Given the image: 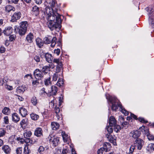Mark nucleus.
<instances>
[{"mask_svg":"<svg viewBox=\"0 0 154 154\" xmlns=\"http://www.w3.org/2000/svg\"><path fill=\"white\" fill-rule=\"evenodd\" d=\"M55 4L54 0H46L45 3L46 7L44 13L47 15V18L48 21L47 24L51 30L60 28L61 27V15L57 12H54L52 8L54 6Z\"/></svg>","mask_w":154,"mask_h":154,"instance_id":"obj_1","label":"nucleus"},{"mask_svg":"<svg viewBox=\"0 0 154 154\" xmlns=\"http://www.w3.org/2000/svg\"><path fill=\"white\" fill-rule=\"evenodd\" d=\"M106 99L112 104L111 107L112 110L116 111L118 107H120V111L125 115L127 116L128 115V112L123 107L120 102H119L115 97L110 96L108 94H106Z\"/></svg>","mask_w":154,"mask_h":154,"instance_id":"obj_2","label":"nucleus"},{"mask_svg":"<svg viewBox=\"0 0 154 154\" xmlns=\"http://www.w3.org/2000/svg\"><path fill=\"white\" fill-rule=\"evenodd\" d=\"M53 62L57 63V72H55L53 75L52 80L53 81H56L57 80V78H58L59 74L58 73L61 70V68L63 66V64L62 61L59 59H54Z\"/></svg>","mask_w":154,"mask_h":154,"instance_id":"obj_3","label":"nucleus"},{"mask_svg":"<svg viewBox=\"0 0 154 154\" xmlns=\"http://www.w3.org/2000/svg\"><path fill=\"white\" fill-rule=\"evenodd\" d=\"M57 38L55 37H52L50 35H47L44 38V42L46 44L51 43V47H54L56 44Z\"/></svg>","mask_w":154,"mask_h":154,"instance_id":"obj_4","label":"nucleus"},{"mask_svg":"<svg viewBox=\"0 0 154 154\" xmlns=\"http://www.w3.org/2000/svg\"><path fill=\"white\" fill-rule=\"evenodd\" d=\"M143 144V141L140 138L137 139L134 141V145L138 150L141 149Z\"/></svg>","mask_w":154,"mask_h":154,"instance_id":"obj_5","label":"nucleus"},{"mask_svg":"<svg viewBox=\"0 0 154 154\" xmlns=\"http://www.w3.org/2000/svg\"><path fill=\"white\" fill-rule=\"evenodd\" d=\"M34 75L35 78L36 79H41L44 77V74L42 71H40L39 69H36L34 72Z\"/></svg>","mask_w":154,"mask_h":154,"instance_id":"obj_6","label":"nucleus"},{"mask_svg":"<svg viewBox=\"0 0 154 154\" xmlns=\"http://www.w3.org/2000/svg\"><path fill=\"white\" fill-rule=\"evenodd\" d=\"M59 141V138L57 137H51L50 140V143L54 147L57 146Z\"/></svg>","mask_w":154,"mask_h":154,"instance_id":"obj_7","label":"nucleus"},{"mask_svg":"<svg viewBox=\"0 0 154 154\" xmlns=\"http://www.w3.org/2000/svg\"><path fill=\"white\" fill-rule=\"evenodd\" d=\"M145 10L148 13L149 19H152V17H154V13L153 12L154 10L151 6H149L146 8H145Z\"/></svg>","mask_w":154,"mask_h":154,"instance_id":"obj_8","label":"nucleus"},{"mask_svg":"<svg viewBox=\"0 0 154 154\" xmlns=\"http://www.w3.org/2000/svg\"><path fill=\"white\" fill-rule=\"evenodd\" d=\"M21 14L20 12H17L14 13L12 16L11 21L14 22L19 20L21 17Z\"/></svg>","mask_w":154,"mask_h":154,"instance_id":"obj_9","label":"nucleus"},{"mask_svg":"<svg viewBox=\"0 0 154 154\" xmlns=\"http://www.w3.org/2000/svg\"><path fill=\"white\" fill-rule=\"evenodd\" d=\"M18 30V33L20 35H24L26 33L27 30L22 28L21 27H17L16 26H15L14 27V31L16 32H17V31Z\"/></svg>","mask_w":154,"mask_h":154,"instance_id":"obj_10","label":"nucleus"},{"mask_svg":"<svg viewBox=\"0 0 154 154\" xmlns=\"http://www.w3.org/2000/svg\"><path fill=\"white\" fill-rule=\"evenodd\" d=\"M141 134L140 131L136 130H134L131 131L130 133V136L134 139H138V137Z\"/></svg>","mask_w":154,"mask_h":154,"instance_id":"obj_11","label":"nucleus"},{"mask_svg":"<svg viewBox=\"0 0 154 154\" xmlns=\"http://www.w3.org/2000/svg\"><path fill=\"white\" fill-rule=\"evenodd\" d=\"M106 137L108 138L109 141L112 143L114 145H116V137L115 136H112L110 134H107L106 135Z\"/></svg>","mask_w":154,"mask_h":154,"instance_id":"obj_12","label":"nucleus"},{"mask_svg":"<svg viewBox=\"0 0 154 154\" xmlns=\"http://www.w3.org/2000/svg\"><path fill=\"white\" fill-rule=\"evenodd\" d=\"M29 122L28 119L26 118H25L22 119L20 122V125L21 127L23 129H25L26 126L28 125Z\"/></svg>","mask_w":154,"mask_h":154,"instance_id":"obj_13","label":"nucleus"},{"mask_svg":"<svg viewBox=\"0 0 154 154\" xmlns=\"http://www.w3.org/2000/svg\"><path fill=\"white\" fill-rule=\"evenodd\" d=\"M42 130L41 128H37L35 131L34 135L37 137H40L42 135Z\"/></svg>","mask_w":154,"mask_h":154,"instance_id":"obj_14","label":"nucleus"},{"mask_svg":"<svg viewBox=\"0 0 154 154\" xmlns=\"http://www.w3.org/2000/svg\"><path fill=\"white\" fill-rule=\"evenodd\" d=\"M19 112L23 117H25L27 115L28 112L27 110L23 107H21L19 109Z\"/></svg>","mask_w":154,"mask_h":154,"instance_id":"obj_15","label":"nucleus"},{"mask_svg":"<svg viewBox=\"0 0 154 154\" xmlns=\"http://www.w3.org/2000/svg\"><path fill=\"white\" fill-rule=\"evenodd\" d=\"M13 29L11 26L5 28L3 31L4 34L6 35H9L12 32Z\"/></svg>","mask_w":154,"mask_h":154,"instance_id":"obj_16","label":"nucleus"},{"mask_svg":"<svg viewBox=\"0 0 154 154\" xmlns=\"http://www.w3.org/2000/svg\"><path fill=\"white\" fill-rule=\"evenodd\" d=\"M34 36L33 34L31 32L29 33L26 37V40L28 42L31 43L33 39Z\"/></svg>","mask_w":154,"mask_h":154,"instance_id":"obj_17","label":"nucleus"},{"mask_svg":"<svg viewBox=\"0 0 154 154\" xmlns=\"http://www.w3.org/2000/svg\"><path fill=\"white\" fill-rule=\"evenodd\" d=\"M2 149L4 152L7 154L11 152V149L8 145H4L2 147Z\"/></svg>","mask_w":154,"mask_h":154,"instance_id":"obj_18","label":"nucleus"},{"mask_svg":"<svg viewBox=\"0 0 154 154\" xmlns=\"http://www.w3.org/2000/svg\"><path fill=\"white\" fill-rule=\"evenodd\" d=\"M50 68H51L50 64H49L48 66H44L42 68V72L44 74H47L50 71Z\"/></svg>","mask_w":154,"mask_h":154,"instance_id":"obj_19","label":"nucleus"},{"mask_svg":"<svg viewBox=\"0 0 154 154\" xmlns=\"http://www.w3.org/2000/svg\"><path fill=\"white\" fill-rule=\"evenodd\" d=\"M45 57L46 60L49 63H51L53 60V57L51 54L48 53H46L45 54Z\"/></svg>","mask_w":154,"mask_h":154,"instance_id":"obj_20","label":"nucleus"},{"mask_svg":"<svg viewBox=\"0 0 154 154\" xmlns=\"http://www.w3.org/2000/svg\"><path fill=\"white\" fill-rule=\"evenodd\" d=\"M36 42L37 45L39 48H41L44 45V42L42 39L40 38H37L36 40Z\"/></svg>","mask_w":154,"mask_h":154,"instance_id":"obj_21","label":"nucleus"},{"mask_svg":"<svg viewBox=\"0 0 154 154\" xmlns=\"http://www.w3.org/2000/svg\"><path fill=\"white\" fill-rule=\"evenodd\" d=\"M116 121L115 118L112 116H111L109 120V124L110 126H113L116 124Z\"/></svg>","mask_w":154,"mask_h":154,"instance_id":"obj_22","label":"nucleus"},{"mask_svg":"<svg viewBox=\"0 0 154 154\" xmlns=\"http://www.w3.org/2000/svg\"><path fill=\"white\" fill-rule=\"evenodd\" d=\"M59 124L57 122H52L51 123V127L52 129L54 130H56L59 128Z\"/></svg>","mask_w":154,"mask_h":154,"instance_id":"obj_23","label":"nucleus"},{"mask_svg":"<svg viewBox=\"0 0 154 154\" xmlns=\"http://www.w3.org/2000/svg\"><path fill=\"white\" fill-rule=\"evenodd\" d=\"M32 11L33 15H38L39 13V8L36 6H34L32 8Z\"/></svg>","mask_w":154,"mask_h":154,"instance_id":"obj_24","label":"nucleus"},{"mask_svg":"<svg viewBox=\"0 0 154 154\" xmlns=\"http://www.w3.org/2000/svg\"><path fill=\"white\" fill-rule=\"evenodd\" d=\"M12 120L13 121L16 123L19 121L20 118L18 114L17 113H15L12 114Z\"/></svg>","mask_w":154,"mask_h":154,"instance_id":"obj_25","label":"nucleus"},{"mask_svg":"<svg viewBox=\"0 0 154 154\" xmlns=\"http://www.w3.org/2000/svg\"><path fill=\"white\" fill-rule=\"evenodd\" d=\"M32 134L31 132L29 130L25 131L23 133L24 137L27 139H28L31 137Z\"/></svg>","mask_w":154,"mask_h":154,"instance_id":"obj_26","label":"nucleus"},{"mask_svg":"<svg viewBox=\"0 0 154 154\" xmlns=\"http://www.w3.org/2000/svg\"><path fill=\"white\" fill-rule=\"evenodd\" d=\"M146 150L150 152L154 151V143L149 144L146 148Z\"/></svg>","mask_w":154,"mask_h":154,"instance_id":"obj_27","label":"nucleus"},{"mask_svg":"<svg viewBox=\"0 0 154 154\" xmlns=\"http://www.w3.org/2000/svg\"><path fill=\"white\" fill-rule=\"evenodd\" d=\"M51 91L50 92V93L51 94L55 95L58 91L57 88L55 86L53 85L51 87Z\"/></svg>","mask_w":154,"mask_h":154,"instance_id":"obj_28","label":"nucleus"},{"mask_svg":"<svg viewBox=\"0 0 154 154\" xmlns=\"http://www.w3.org/2000/svg\"><path fill=\"white\" fill-rule=\"evenodd\" d=\"M44 83L45 85L46 86L51 85V77L45 79L44 80Z\"/></svg>","mask_w":154,"mask_h":154,"instance_id":"obj_29","label":"nucleus"},{"mask_svg":"<svg viewBox=\"0 0 154 154\" xmlns=\"http://www.w3.org/2000/svg\"><path fill=\"white\" fill-rule=\"evenodd\" d=\"M20 25V26L22 28L25 29L27 30V28L28 26V24L26 21H25L21 22Z\"/></svg>","mask_w":154,"mask_h":154,"instance_id":"obj_30","label":"nucleus"},{"mask_svg":"<svg viewBox=\"0 0 154 154\" xmlns=\"http://www.w3.org/2000/svg\"><path fill=\"white\" fill-rule=\"evenodd\" d=\"M11 112V110L8 107H5L2 110V112L5 115H8Z\"/></svg>","mask_w":154,"mask_h":154,"instance_id":"obj_31","label":"nucleus"},{"mask_svg":"<svg viewBox=\"0 0 154 154\" xmlns=\"http://www.w3.org/2000/svg\"><path fill=\"white\" fill-rule=\"evenodd\" d=\"M31 102L33 105L35 106L38 103V101L36 97L33 96L31 98Z\"/></svg>","mask_w":154,"mask_h":154,"instance_id":"obj_32","label":"nucleus"},{"mask_svg":"<svg viewBox=\"0 0 154 154\" xmlns=\"http://www.w3.org/2000/svg\"><path fill=\"white\" fill-rule=\"evenodd\" d=\"M140 129L142 132H144V133L146 135V136L149 134V130L147 128H146L143 126L140 128Z\"/></svg>","mask_w":154,"mask_h":154,"instance_id":"obj_33","label":"nucleus"},{"mask_svg":"<svg viewBox=\"0 0 154 154\" xmlns=\"http://www.w3.org/2000/svg\"><path fill=\"white\" fill-rule=\"evenodd\" d=\"M62 135L64 142H67L69 139V136L66 134L64 132H62Z\"/></svg>","mask_w":154,"mask_h":154,"instance_id":"obj_34","label":"nucleus"},{"mask_svg":"<svg viewBox=\"0 0 154 154\" xmlns=\"http://www.w3.org/2000/svg\"><path fill=\"white\" fill-rule=\"evenodd\" d=\"M15 8L11 5H7L5 7V10L6 12H9L11 11H14Z\"/></svg>","mask_w":154,"mask_h":154,"instance_id":"obj_35","label":"nucleus"},{"mask_svg":"<svg viewBox=\"0 0 154 154\" xmlns=\"http://www.w3.org/2000/svg\"><path fill=\"white\" fill-rule=\"evenodd\" d=\"M30 117L32 119L34 120H36L39 118V116L38 115L34 113H31L30 114Z\"/></svg>","mask_w":154,"mask_h":154,"instance_id":"obj_36","label":"nucleus"},{"mask_svg":"<svg viewBox=\"0 0 154 154\" xmlns=\"http://www.w3.org/2000/svg\"><path fill=\"white\" fill-rule=\"evenodd\" d=\"M25 87L23 86H20L17 88L16 91L17 92H23L25 91Z\"/></svg>","mask_w":154,"mask_h":154,"instance_id":"obj_37","label":"nucleus"},{"mask_svg":"<svg viewBox=\"0 0 154 154\" xmlns=\"http://www.w3.org/2000/svg\"><path fill=\"white\" fill-rule=\"evenodd\" d=\"M6 133V131L4 128H0V137L4 136Z\"/></svg>","mask_w":154,"mask_h":154,"instance_id":"obj_38","label":"nucleus"},{"mask_svg":"<svg viewBox=\"0 0 154 154\" xmlns=\"http://www.w3.org/2000/svg\"><path fill=\"white\" fill-rule=\"evenodd\" d=\"M112 126H113L109 125V126H107L106 127V129L109 133L108 134H110L113 131V129L112 128Z\"/></svg>","mask_w":154,"mask_h":154,"instance_id":"obj_39","label":"nucleus"},{"mask_svg":"<svg viewBox=\"0 0 154 154\" xmlns=\"http://www.w3.org/2000/svg\"><path fill=\"white\" fill-rule=\"evenodd\" d=\"M30 150L29 149L27 146H26L24 149L23 153L24 154H29Z\"/></svg>","mask_w":154,"mask_h":154,"instance_id":"obj_40","label":"nucleus"},{"mask_svg":"<svg viewBox=\"0 0 154 154\" xmlns=\"http://www.w3.org/2000/svg\"><path fill=\"white\" fill-rule=\"evenodd\" d=\"M16 36L15 35H11L9 37V40L10 42L14 41L15 40Z\"/></svg>","mask_w":154,"mask_h":154,"instance_id":"obj_41","label":"nucleus"},{"mask_svg":"<svg viewBox=\"0 0 154 154\" xmlns=\"http://www.w3.org/2000/svg\"><path fill=\"white\" fill-rule=\"evenodd\" d=\"M64 84L62 79H59L57 83V85L59 86H62Z\"/></svg>","mask_w":154,"mask_h":154,"instance_id":"obj_42","label":"nucleus"},{"mask_svg":"<svg viewBox=\"0 0 154 154\" xmlns=\"http://www.w3.org/2000/svg\"><path fill=\"white\" fill-rule=\"evenodd\" d=\"M113 126H114V130L116 132H117L121 129V127L119 125H117L116 124V125H113Z\"/></svg>","mask_w":154,"mask_h":154,"instance_id":"obj_43","label":"nucleus"},{"mask_svg":"<svg viewBox=\"0 0 154 154\" xmlns=\"http://www.w3.org/2000/svg\"><path fill=\"white\" fill-rule=\"evenodd\" d=\"M55 100H52L49 103V106L51 108H54L55 106V102H56Z\"/></svg>","mask_w":154,"mask_h":154,"instance_id":"obj_44","label":"nucleus"},{"mask_svg":"<svg viewBox=\"0 0 154 154\" xmlns=\"http://www.w3.org/2000/svg\"><path fill=\"white\" fill-rule=\"evenodd\" d=\"M148 139L149 140H154V137L150 133L146 136Z\"/></svg>","mask_w":154,"mask_h":154,"instance_id":"obj_45","label":"nucleus"},{"mask_svg":"<svg viewBox=\"0 0 154 154\" xmlns=\"http://www.w3.org/2000/svg\"><path fill=\"white\" fill-rule=\"evenodd\" d=\"M149 21L151 23V26L152 28H154V17H152V19H149Z\"/></svg>","mask_w":154,"mask_h":154,"instance_id":"obj_46","label":"nucleus"},{"mask_svg":"<svg viewBox=\"0 0 154 154\" xmlns=\"http://www.w3.org/2000/svg\"><path fill=\"white\" fill-rule=\"evenodd\" d=\"M135 147L134 145H131L129 149V152L133 153L135 149Z\"/></svg>","mask_w":154,"mask_h":154,"instance_id":"obj_47","label":"nucleus"},{"mask_svg":"<svg viewBox=\"0 0 154 154\" xmlns=\"http://www.w3.org/2000/svg\"><path fill=\"white\" fill-rule=\"evenodd\" d=\"M138 120L140 122L144 123H146L148 122L147 121L145 120L142 117L139 118Z\"/></svg>","mask_w":154,"mask_h":154,"instance_id":"obj_48","label":"nucleus"},{"mask_svg":"<svg viewBox=\"0 0 154 154\" xmlns=\"http://www.w3.org/2000/svg\"><path fill=\"white\" fill-rule=\"evenodd\" d=\"M1 81H2V84L5 86V87L8 85V82L7 81H6V80L4 79L2 80V79H0ZM2 83V82H1Z\"/></svg>","mask_w":154,"mask_h":154,"instance_id":"obj_49","label":"nucleus"},{"mask_svg":"<svg viewBox=\"0 0 154 154\" xmlns=\"http://www.w3.org/2000/svg\"><path fill=\"white\" fill-rule=\"evenodd\" d=\"M22 147H19L16 149V152L17 154H21L22 152Z\"/></svg>","mask_w":154,"mask_h":154,"instance_id":"obj_50","label":"nucleus"},{"mask_svg":"<svg viewBox=\"0 0 154 154\" xmlns=\"http://www.w3.org/2000/svg\"><path fill=\"white\" fill-rule=\"evenodd\" d=\"M61 151L60 149L56 148L54 151V154H61Z\"/></svg>","mask_w":154,"mask_h":154,"instance_id":"obj_51","label":"nucleus"},{"mask_svg":"<svg viewBox=\"0 0 154 154\" xmlns=\"http://www.w3.org/2000/svg\"><path fill=\"white\" fill-rule=\"evenodd\" d=\"M4 121L5 124H7L8 123V116H6L4 118Z\"/></svg>","mask_w":154,"mask_h":154,"instance_id":"obj_52","label":"nucleus"},{"mask_svg":"<svg viewBox=\"0 0 154 154\" xmlns=\"http://www.w3.org/2000/svg\"><path fill=\"white\" fill-rule=\"evenodd\" d=\"M5 51V48L3 46H2L0 47V52L1 53H4Z\"/></svg>","mask_w":154,"mask_h":154,"instance_id":"obj_53","label":"nucleus"},{"mask_svg":"<svg viewBox=\"0 0 154 154\" xmlns=\"http://www.w3.org/2000/svg\"><path fill=\"white\" fill-rule=\"evenodd\" d=\"M38 84V82L37 80H36L33 81L32 82V84L34 86H36Z\"/></svg>","mask_w":154,"mask_h":154,"instance_id":"obj_54","label":"nucleus"},{"mask_svg":"<svg viewBox=\"0 0 154 154\" xmlns=\"http://www.w3.org/2000/svg\"><path fill=\"white\" fill-rule=\"evenodd\" d=\"M104 148H101L99 149L97 151L98 154H102L103 153Z\"/></svg>","mask_w":154,"mask_h":154,"instance_id":"obj_55","label":"nucleus"},{"mask_svg":"<svg viewBox=\"0 0 154 154\" xmlns=\"http://www.w3.org/2000/svg\"><path fill=\"white\" fill-rule=\"evenodd\" d=\"M34 60L37 62L40 61V57L37 56H35L34 57Z\"/></svg>","mask_w":154,"mask_h":154,"instance_id":"obj_56","label":"nucleus"},{"mask_svg":"<svg viewBox=\"0 0 154 154\" xmlns=\"http://www.w3.org/2000/svg\"><path fill=\"white\" fill-rule=\"evenodd\" d=\"M54 110L56 113V114L57 115V114H58V113H59L60 112V109L58 107H57L56 106H55Z\"/></svg>","mask_w":154,"mask_h":154,"instance_id":"obj_57","label":"nucleus"},{"mask_svg":"<svg viewBox=\"0 0 154 154\" xmlns=\"http://www.w3.org/2000/svg\"><path fill=\"white\" fill-rule=\"evenodd\" d=\"M60 52V49L57 48V49H55L54 50V53L56 54L57 55H58Z\"/></svg>","mask_w":154,"mask_h":154,"instance_id":"obj_58","label":"nucleus"},{"mask_svg":"<svg viewBox=\"0 0 154 154\" xmlns=\"http://www.w3.org/2000/svg\"><path fill=\"white\" fill-rule=\"evenodd\" d=\"M44 150V147L42 146H40L39 149H38V151L41 152L43 151Z\"/></svg>","mask_w":154,"mask_h":154,"instance_id":"obj_59","label":"nucleus"},{"mask_svg":"<svg viewBox=\"0 0 154 154\" xmlns=\"http://www.w3.org/2000/svg\"><path fill=\"white\" fill-rule=\"evenodd\" d=\"M40 91L42 94H43L44 95L47 94V92L45 91V89L44 88H43L41 89V90Z\"/></svg>","mask_w":154,"mask_h":154,"instance_id":"obj_60","label":"nucleus"},{"mask_svg":"<svg viewBox=\"0 0 154 154\" xmlns=\"http://www.w3.org/2000/svg\"><path fill=\"white\" fill-rule=\"evenodd\" d=\"M128 122L124 121L121 123V125L123 127H126V125H128Z\"/></svg>","mask_w":154,"mask_h":154,"instance_id":"obj_61","label":"nucleus"},{"mask_svg":"<svg viewBox=\"0 0 154 154\" xmlns=\"http://www.w3.org/2000/svg\"><path fill=\"white\" fill-rule=\"evenodd\" d=\"M119 120L120 121V123L121 124L124 121V119L122 116H119Z\"/></svg>","mask_w":154,"mask_h":154,"instance_id":"obj_62","label":"nucleus"},{"mask_svg":"<svg viewBox=\"0 0 154 154\" xmlns=\"http://www.w3.org/2000/svg\"><path fill=\"white\" fill-rule=\"evenodd\" d=\"M17 141H20L22 143H23V141H24V140L23 139L21 138H20V137H17Z\"/></svg>","mask_w":154,"mask_h":154,"instance_id":"obj_63","label":"nucleus"},{"mask_svg":"<svg viewBox=\"0 0 154 154\" xmlns=\"http://www.w3.org/2000/svg\"><path fill=\"white\" fill-rule=\"evenodd\" d=\"M6 88L8 89V90H11L13 89L12 87V86L8 85V84L5 87Z\"/></svg>","mask_w":154,"mask_h":154,"instance_id":"obj_64","label":"nucleus"}]
</instances>
